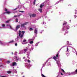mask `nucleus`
Instances as JSON below:
<instances>
[{"mask_svg": "<svg viewBox=\"0 0 77 77\" xmlns=\"http://www.w3.org/2000/svg\"><path fill=\"white\" fill-rule=\"evenodd\" d=\"M57 64L58 65V64H59V62L58 61H57Z\"/></svg>", "mask_w": 77, "mask_h": 77, "instance_id": "43", "label": "nucleus"}, {"mask_svg": "<svg viewBox=\"0 0 77 77\" xmlns=\"http://www.w3.org/2000/svg\"><path fill=\"white\" fill-rule=\"evenodd\" d=\"M13 68H14V67H13Z\"/></svg>", "mask_w": 77, "mask_h": 77, "instance_id": "60", "label": "nucleus"}, {"mask_svg": "<svg viewBox=\"0 0 77 77\" xmlns=\"http://www.w3.org/2000/svg\"><path fill=\"white\" fill-rule=\"evenodd\" d=\"M59 2H60V1H59Z\"/></svg>", "mask_w": 77, "mask_h": 77, "instance_id": "64", "label": "nucleus"}, {"mask_svg": "<svg viewBox=\"0 0 77 77\" xmlns=\"http://www.w3.org/2000/svg\"><path fill=\"white\" fill-rule=\"evenodd\" d=\"M10 21V20H8L7 21H5V23H9V21Z\"/></svg>", "mask_w": 77, "mask_h": 77, "instance_id": "22", "label": "nucleus"}, {"mask_svg": "<svg viewBox=\"0 0 77 77\" xmlns=\"http://www.w3.org/2000/svg\"><path fill=\"white\" fill-rule=\"evenodd\" d=\"M17 38L15 39V42H19V39H20V31L17 33Z\"/></svg>", "mask_w": 77, "mask_h": 77, "instance_id": "2", "label": "nucleus"}, {"mask_svg": "<svg viewBox=\"0 0 77 77\" xmlns=\"http://www.w3.org/2000/svg\"><path fill=\"white\" fill-rule=\"evenodd\" d=\"M29 23L28 22H25V23L21 24V27H23V28H25V25H27Z\"/></svg>", "mask_w": 77, "mask_h": 77, "instance_id": "5", "label": "nucleus"}, {"mask_svg": "<svg viewBox=\"0 0 77 77\" xmlns=\"http://www.w3.org/2000/svg\"><path fill=\"white\" fill-rule=\"evenodd\" d=\"M0 29H2V27H0Z\"/></svg>", "mask_w": 77, "mask_h": 77, "instance_id": "53", "label": "nucleus"}, {"mask_svg": "<svg viewBox=\"0 0 77 77\" xmlns=\"http://www.w3.org/2000/svg\"><path fill=\"white\" fill-rule=\"evenodd\" d=\"M29 16L30 17H35L36 16V14H29Z\"/></svg>", "mask_w": 77, "mask_h": 77, "instance_id": "7", "label": "nucleus"}, {"mask_svg": "<svg viewBox=\"0 0 77 77\" xmlns=\"http://www.w3.org/2000/svg\"><path fill=\"white\" fill-rule=\"evenodd\" d=\"M75 72H76V73H77V69H76L75 70Z\"/></svg>", "mask_w": 77, "mask_h": 77, "instance_id": "46", "label": "nucleus"}, {"mask_svg": "<svg viewBox=\"0 0 77 77\" xmlns=\"http://www.w3.org/2000/svg\"><path fill=\"white\" fill-rule=\"evenodd\" d=\"M29 30L30 31H32L33 30V28H30L29 29Z\"/></svg>", "mask_w": 77, "mask_h": 77, "instance_id": "17", "label": "nucleus"}, {"mask_svg": "<svg viewBox=\"0 0 77 77\" xmlns=\"http://www.w3.org/2000/svg\"><path fill=\"white\" fill-rule=\"evenodd\" d=\"M2 26L3 27H5V24H2Z\"/></svg>", "mask_w": 77, "mask_h": 77, "instance_id": "21", "label": "nucleus"}, {"mask_svg": "<svg viewBox=\"0 0 77 77\" xmlns=\"http://www.w3.org/2000/svg\"><path fill=\"white\" fill-rule=\"evenodd\" d=\"M11 54H14V53H13V52H12Z\"/></svg>", "mask_w": 77, "mask_h": 77, "instance_id": "49", "label": "nucleus"}, {"mask_svg": "<svg viewBox=\"0 0 77 77\" xmlns=\"http://www.w3.org/2000/svg\"><path fill=\"white\" fill-rule=\"evenodd\" d=\"M7 27L9 26L10 27V29H12V30H14L15 32H17L18 30L20 28V25H17L16 27V29H14L12 28V27H11V25H6Z\"/></svg>", "mask_w": 77, "mask_h": 77, "instance_id": "1", "label": "nucleus"}, {"mask_svg": "<svg viewBox=\"0 0 77 77\" xmlns=\"http://www.w3.org/2000/svg\"><path fill=\"white\" fill-rule=\"evenodd\" d=\"M20 17V14H19V15H14V16L13 18H15V17Z\"/></svg>", "mask_w": 77, "mask_h": 77, "instance_id": "12", "label": "nucleus"}, {"mask_svg": "<svg viewBox=\"0 0 77 77\" xmlns=\"http://www.w3.org/2000/svg\"><path fill=\"white\" fill-rule=\"evenodd\" d=\"M38 11H39L41 13L42 12V8H39L38 9Z\"/></svg>", "mask_w": 77, "mask_h": 77, "instance_id": "15", "label": "nucleus"}, {"mask_svg": "<svg viewBox=\"0 0 77 77\" xmlns=\"http://www.w3.org/2000/svg\"><path fill=\"white\" fill-rule=\"evenodd\" d=\"M15 56H17V52H15L14 54Z\"/></svg>", "mask_w": 77, "mask_h": 77, "instance_id": "18", "label": "nucleus"}, {"mask_svg": "<svg viewBox=\"0 0 77 77\" xmlns=\"http://www.w3.org/2000/svg\"><path fill=\"white\" fill-rule=\"evenodd\" d=\"M48 60H47V61H46V63H47V62H48Z\"/></svg>", "mask_w": 77, "mask_h": 77, "instance_id": "48", "label": "nucleus"}, {"mask_svg": "<svg viewBox=\"0 0 77 77\" xmlns=\"http://www.w3.org/2000/svg\"><path fill=\"white\" fill-rule=\"evenodd\" d=\"M4 5H6V1H5L4 2Z\"/></svg>", "mask_w": 77, "mask_h": 77, "instance_id": "34", "label": "nucleus"}, {"mask_svg": "<svg viewBox=\"0 0 77 77\" xmlns=\"http://www.w3.org/2000/svg\"><path fill=\"white\" fill-rule=\"evenodd\" d=\"M68 42V43H69V42Z\"/></svg>", "mask_w": 77, "mask_h": 77, "instance_id": "61", "label": "nucleus"}, {"mask_svg": "<svg viewBox=\"0 0 77 77\" xmlns=\"http://www.w3.org/2000/svg\"><path fill=\"white\" fill-rule=\"evenodd\" d=\"M42 77H46L44 75L42 74Z\"/></svg>", "mask_w": 77, "mask_h": 77, "instance_id": "39", "label": "nucleus"}, {"mask_svg": "<svg viewBox=\"0 0 77 77\" xmlns=\"http://www.w3.org/2000/svg\"><path fill=\"white\" fill-rule=\"evenodd\" d=\"M69 50V49H68V48L67 47V51H68Z\"/></svg>", "mask_w": 77, "mask_h": 77, "instance_id": "35", "label": "nucleus"}, {"mask_svg": "<svg viewBox=\"0 0 77 77\" xmlns=\"http://www.w3.org/2000/svg\"><path fill=\"white\" fill-rule=\"evenodd\" d=\"M21 33L22 34V35H24V33H25V32L23 31H22Z\"/></svg>", "mask_w": 77, "mask_h": 77, "instance_id": "19", "label": "nucleus"}, {"mask_svg": "<svg viewBox=\"0 0 77 77\" xmlns=\"http://www.w3.org/2000/svg\"><path fill=\"white\" fill-rule=\"evenodd\" d=\"M43 65L44 66H45V65L44 64H43Z\"/></svg>", "mask_w": 77, "mask_h": 77, "instance_id": "50", "label": "nucleus"}, {"mask_svg": "<svg viewBox=\"0 0 77 77\" xmlns=\"http://www.w3.org/2000/svg\"><path fill=\"white\" fill-rule=\"evenodd\" d=\"M18 11H19V12H20V10H18Z\"/></svg>", "mask_w": 77, "mask_h": 77, "instance_id": "58", "label": "nucleus"}, {"mask_svg": "<svg viewBox=\"0 0 77 77\" xmlns=\"http://www.w3.org/2000/svg\"><path fill=\"white\" fill-rule=\"evenodd\" d=\"M0 44L1 45L5 46L6 45H8V43L2 42L0 40Z\"/></svg>", "mask_w": 77, "mask_h": 77, "instance_id": "3", "label": "nucleus"}, {"mask_svg": "<svg viewBox=\"0 0 77 77\" xmlns=\"http://www.w3.org/2000/svg\"><path fill=\"white\" fill-rule=\"evenodd\" d=\"M3 60V58H0V61H2Z\"/></svg>", "mask_w": 77, "mask_h": 77, "instance_id": "42", "label": "nucleus"}, {"mask_svg": "<svg viewBox=\"0 0 77 77\" xmlns=\"http://www.w3.org/2000/svg\"><path fill=\"white\" fill-rule=\"evenodd\" d=\"M66 24H67V23L65 22L63 24V25L64 26V25H66Z\"/></svg>", "mask_w": 77, "mask_h": 77, "instance_id": "26", "label": "nucleus"}, {"mask_svg": "<svg viewBox=\"0 0 77 77\" xmlns=\"http://www.w3.org/2000/svg\"><path fill=\"white\" fill-rule=\"evenodd\" d=\"M68 33V31H66L65 32V33Z\"/></svg>", "mask_w": 77, "mask_h": 77, "instance_id": "36", "label": "nucleus"}, {"mask_svg": "<svg viewBox=\"0 0 77 77\" xmlns=\"http://www.w3.org/2000/svg\"><path fill=\"white\" fill-rule=\"evenodd\" d=\"M1 77H8V76H1Z\"/></svg>", "mask_w": 77, "mask_h": 77, "instance_id": "32", "label": "nucleus"}, {"mask_svg": "<svg viewBox=\"0 0 77 77\" xmlns=\"http://www.w3.org/2000/svg\"><path fill=\"white\" fill-rule=\"evenodd\" d=\"M11 12H10V11H7L6 12H4L3 13V14H11Z\"/></svg>", "mask_w": 77, "mask_h": 77, "instance_id": "11", "label": "nucleus"}, {"mask_svg": "<svg viewBox=\"0 0 77 77\" xmlns=\"http://www.w3.org/2000/svg\"><path fill=\"white\" fill-rule=\"evenodd\" d=\"M28 62L29 63H30V60H28Z\"/></svg>", "mask_w": 77, "mask_h": 77, "instance_id": "38", "label": "nucleus"}, {"mask_svg": "<svg viewBox=\"0 0 77 77\" xmlns=\"http://www.w3.org/2000/svg\"><path fill=\"white\" fill-rule=\"evenodd\" d=\"M27 41V40L26 39H24V40L23 41V42H26Z\"/></svg>", "mask_w": 77, "mask_h": 77, "instance_id": "28", "label": "nucleus"}, {"mask_svg": "<svg viewBox=\"0 0 77 77\" xmlns=\"http://www.w3.org/2000/svg\"><path fill=\"white\" fill-rule=\"evenodd\" d=\"M13 42H14V40L11 41L10 42H8V44H9L10 43H13Z\"/></svg>", "mask_w": 77, "mask_h": 77, "instance_id": "14", "label": "nucleus"}, {"mask_svg": "<svg viewBox=\"0 0 77 77\" xmlns=\"http://www.w3.org/2000/svg\"><path fill=\"white\" fill-rule=\"evenodd\" d=\"M20 7L19 6V5H18V7H16V8L13 10V11H15V10H17V9H20Z\"/></svg>", "mask_w": 77, "mask_h": 77, "instance_id": "10", "label": "nucleus"}, {"mask_svg": "<svg viewBox=\"0 0 77 77\" xmlns=\"http://www.w3.org/2000/svg\"><path fill=\"white\" fill-rule=\"evenodd\" d=\"M10 57V58H11V57Z\"/></svg>", "mask_w": 77, "mask_h": 77, "instance_id": "63", "label": "nucleus"}, {"mask_svg": "<svg viewBox=\"0 0 77 77\" xmlns=\"http://www.w3.org/2000/svg\"><path fill=\"white\" fill-rule=\"evenodd\" d=\"M66 29H69V27L68 26H66Z\"/></svg>", "mask_w": 77, "mask_h": 77, "instance_id": "23", "label": "nucleus"}, {"mask_svg": "<svg viewBox=\"0 0 77 77\" xmlns=\"http://www.w3.org/2000/svg\"><path fill=\"white\" fill-rule=\"evenodd\" d=\"M5 11H8V10H7L6 8H5Z\"/></svg>", "mask_w": 77, "mask_h": 77, "instance_id": "44", "label": "nucleus"}, {"mask_svg": "<svg viewBox=\"0 0 77 77\" xmlns=\"http://www.w3.org/2000/svg\"><path fill=\"white\" fill-rule=\"evenodd\" d=\"M14 71L15 72H16V73H17V71H16V70H14Z\"/></svg>", "mask_w": 77, "mask_h": 77, "instance_id": "37", "label": "nucleus"}, {"mask_svg": "<svg viewBox=\"0 0 77 77\" xmlns=\"http://www.w3.org/2000/svg\"><path fill=\"white\" fill-rule=\"evenodd\" d=\"M21 35V31H20V36Z\"/></svg>", "mask_w": 77, "mask_h": 77, "instance_id": "47", "label": "nucleus"}, {"mask_svg": "<svg viewBox=\"0 0 77 77\" xmlns=\"http://www.w3.org/2000/svg\"><path fill=\"white\" fill-rule=\"evenodd\" d=\"M23 35V34H22L20 35V38H23V35Z\"/></svg>", "mask_w": 77, "mask_h": 77, "instance_id": "25", "label": "nucleus"}, {"mask_svg": "<svg viewBox=\"0 0 77 77\" xmlns=\"http://www.w3.org/2000/svg\"><path fill=\"white\" fill-rule=\"evenodd\" d=\"M19 54H20V52L19 53Z\"/></svg>", "mask_w": 77, "mask_h": 77, "instance_id": "59", "label": "nucleus"}, {"mask_svg": "<svg viewBox=\"0 0 77 77\" xmlns=\"http://www.w3.org/2000/svg\"><path fill=\"white\" fill-rule=\"evenodd\" d=\"M20 15H21V14H20Z\"/></svg>", "mask_w": 77, "mask_h": 77, "instance_id": "56", "label": "nucleus"}, {"mask_svg": "<svg viewBox=\"0 0 77 77\" xmlns=\"http://www.w3.org/2000/svg\"><path fill=\"white\" fill-rule=\"evenodd\" d=\"M64 35H65V34H64Z\"/></svg>", "mask_w": 77, "mask_h": 77, "instance_id": "62", "label": "nucleus"}, {"mask_svg": "<svg viewBox=\"0 0 77 77\" xmlns=\"http://www.w3.org/2000/svg\"><path fill=\"white\" fill-rule=\"evenodd\" d=\"M23 59H25V57H23Z\"/></svg>", "mask_w": 77, "mask_h": 77, "instance_id": "51", "label": "nucleus"}, {"mask_svg": "<svg viewBox=\"0 0 77 77\" xmlns=\"http://www.w3.org/2000/svg\"><path fill=\"white\" fill-rule=\"evenodd\" d=\"M16 22H18V19L16 18L15 20Z\"/></svg>", "mask_w": 77, "mask_h": 77, "instance_id": "30", "label": "nucleus"}, {"mask_svg": "<svg viewBox=\"0 0 77 77\" xmlns=\"http://www.w3.org/2000/svg\"><path fill=\"white\" fill-rule=\"evenodd\" d=\"M40 8H42V7H43V5L42 4H41L40 6Z\"/></svg>", "mask_w": 77, "mask_h": 77, "instance_id": "20", "label": "nucleus"}, {"mask_svg": "<svg viewBox=\"0 0 77 77\" xmlns=\"http://www.w3.org/2000/svg\"><path fill=\"white\" fill-rule=\"evenodd\" d=\"M62 71L64 73H66L65 72V71H64V70L63 69H61Z\"/></svg>", "mask_w": 77, "mask_h": 77, "instance_id": "29", "label": "nucleus"}, {"mask_svg": "<svg viewBox=\"0 0 77 77\" xmlns=\"http://www.w3.org/2000/svg\"><path fill=\"white\" fill-rule=\"evenodd\" d=\"M20 12H21L22 13H23V12H24V11H20Z\"/></svg>", "mask_w": 77, "mask_h": 77, "instance_id": "33", "label": "nucleus"}, {"mask_svg": "<svg viewBox=\"0 0 77 77\" xmlns=\"http://www.w3.org/2000/svg\"><path fill=\"white\" fill-rule=\"evenodd\" d=\"M13 60H15L16 62L19 60V58L18 56H15L12 58Z\"/></svg>", "mask_w": 77, "mask_h": 77, "instance_id": "4", "label": "nucleus"}, {"mask_svg": "<svg viewBox=\"0 0 77 77\" xmlns=\"http://www.w3.org/2000/svg\"><path fill=\"white\" fill-rule=\"evenodd\" d=\"M15 46H17V43H15Z\"/></svg>", "mask_w": 77, "mask_h": 77, "instance_id": "40", "label": "nucleus"}, {"mask_svg": "<svg viewBox=\"0 0 77 77\" xmlns=\"http://www.w3.org/2000/svg\"><path fill=\"white\" fill-rule=\"evenodd\" d=\"M17 66V63L15 62H14L12 63V66Z\"/></svg>", "mask_w": 77, "mask_h": 77, "instance_id": "9", "label": "nucleus"}, {"mask_svg": "<svg viewBox=\"0 0 77 77\" xmlns=\"http://www.w3.org/2000/svg\"><path fill=\"white\" fill-rule=\"evenodd\" d=\"M75 14H77V13H75Z\"/></svg>", "mask_w": 77, "mask_h": 77, "instance_id": "54", "label": "nucleus"}, {"mask_svg": "<svg viewBox=\"0 0 77 77\" xmlns=\"http://www.w3.org/2000/svg\"><path fill=\"white\" fill-rule=\"evenodd\" d=\"M29 43L31 44H33V41H31V42H30Z\"/></svg>", "mask_w": 77, "mask_h": 77, "instance_id": "24", "label": "nucleus"}, {"mask_svg": "<svg viewBox=\"0 0 77 77\" xmlns=\"http://www.w3.org/2000/svg\"><path fill=\"white\" fill-rule=\"evenodd\" d=\"M11 71H7L6 72H7V73H8V74H11Z\"/></svg>", "mask_w": 77, "mask_h": 77, "instance_id": "16", "label": "nucleus"}, {"mask_svg": "<svg viewBox=\"0 0 77 77\" xmlns=\"http://www.w3.org/2000/svg\"><path fill=\"white\" fill-rule=\"evenodd\" d=\"M60 52L59 51L58 52V53L56 55V57L55 56L54 57H53V59H54V60H56V59H57V57H58V54H59V53Z\"/></svg>", "mask_w": 77, "mask_h": 77, "instance_id": "6", "label": "nucleus"}, {"mask_svg": "<svg viewBox=\"0 0 77 77\" xmlns=\"http://www.w3.org/2000/svg\"><path fill=\"white\" fill-rule=\"evenodd\" d=\"M60 73H61V74L62 75H63V73H62V72H60Z\"/></svg>", "mask_w": 77, "mask_h": 77, "instance_id": "45", "label": "nucleus"}, {"mask_svg": "<svg viewBox=\"0 0 77 77\" xmlns=\"http://www.w3.org/2000/svg\"><path fill=\"white\" fill-rule=\"evenodd\" d=\"M63 0H61L60 1H63Z\"/></svg>", "mask_w": 77, "mask_h": 77, "instance_id": "55", "label": "nucleus"}, {"mask_svg": "<svg viewBox=\"0 0 77 77\" xmlns=\"http://www.w3.org/2000/svg\"><path fill=\"white\" fill-rule=\"evenodd\" d=\"M7 63H10V61H7L6 62Z\"/></svg>", "mask_w": 77, "mask_h": 77, "instance_id": "31", "label": "nucleus"}, {"mask_svg": "<svg viewBox=\"0 0 77 77\" xmlns=\"http://www.w3.org/2000/svg\"><path fill=\"white\" fill-rule=\"evenodd\" d=\"M28 50V48H25L24 49V51L25 52H26V51H27Z\"/></svg>", "mask_w": 77, "mask_h": 77, "instance_id": "13", "label": "nucleus"}, {"mask_svg": "<svg viewBox=\"0 0 77 77\" xmlns=\"http://www.w3.org/2000/svg\"><path fill=\"white\" fill-rule=\"evenodd\" d=\"M63 30L64 31V29H63Z\"/></svg>", "mask_w": 77, "mask_h": 77, "instance_id": "57", "label": "nucleus"}, {"mask_svg": "<svg viewBox=\"0 0 77 77\" xmlns=\"http://www.w3.org/2000/svg\"><path fill=\"white\" fill-rule=\"evenodd\" d=\"M34 33L35 34H38V28H36L35 29Z\"/></svg>", "mask_w": 77, "mask_h": 77, "instance_id": "8", "label": "nucleus"}, {"mask_svg": "<svg viewBox=\"0 0 77 77\" xmlns=\"http://www.w3.org/2000/svg\"><path fill=\"white\" fill-rule=\"evenodd\" d=\"M35 2H36V0H34V2H33V5L35 4Z\"/></svg>", "mask_w": 77, "mask_h": 77, "instance_id": "27", "label": "nucleus"}, {"mask_svg": "<svg viewBox=\"0 0 77 77\" xmlns=\"http://www.w3.org/2000/svg\"><path fill=\"white\" fill-rule=\"evenodd\" d=\"M0 67H3V65H1V66H0Z\"/></svg>", "mask_w": 77, "mask_h": 77, "instance_id": "41", "label": "nucleus"}, {"mask_svg": "<svg viewBox=\"0 0 77 77\" xmlns=\"http://www.w3.org/2000/svg\"><path fill=\"white\" fill-rule=\"evenodd\" d=\"M23 77H25V76H23Z\"/></svg>", "mask_w": 77, "mask_h": 77, "instance_id": "52", "label": "nucleus"}]
</instances>
